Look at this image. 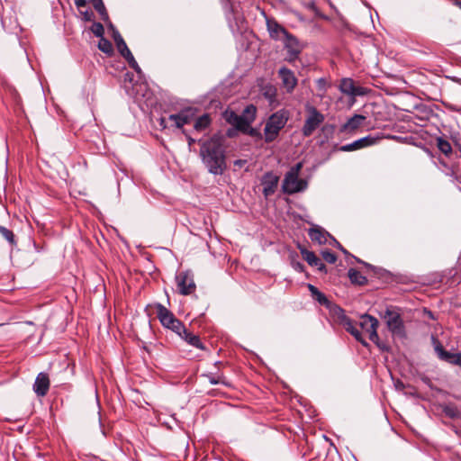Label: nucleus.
<instances>
[{
  "label": "nucleus",
  "instance_id": "bb28decb",
  "mask_svg": "<svg viewBox=\"0 0 461 461\" xmlns=\"http://www.w3.org/2000/svg\"><path fill=\"white\" fill-rule=\"evenodd\" d=\"M350 282L357 285H365L367 284V278L355 268H349L348 272Z\"/></svg>",
  "mask_w": 461,
  "mask_h": 461
},
{
  "label": "nucleus",
  "instance_id": "5fc2aeb1",
  "mask_svg": "<svg viewBox=\"0 0 461 461\" xmlns=\"http://www.w3.org/2000/svg\"><path fill=\"white\" fill-rule=\"evenodd\" d=\"M227 135H228L229 137H231V136H232V134H231V132H230V130L228 131Z\"/></svg>",
  "mask_w": 461,
  "mask_h": 461
},
{
  "label": "nucleus",
  "instance_id": "423d86ee",
  "mask_svg": "<svg viewBox=\"0 0 461 461\" xmlns=\"http://www.w3.org/2000/svg\"><path fill=\"white\" fill-rule=\"evenodd\" d=\"M307 116L302 128V134L310 137L324 122V115L314 106H306Z\"/></svg>",
  "mask_w": 461,
  "mask_h": 461
},
{
  "label": "nucleus",
  "instance_id": "20e7f679",
  "mask_svg": "<svg viewBox=\"0 0 461 461\" xmlns=\"http://www.w3.org/2000/svg\"><path fill=\"white\" fill-rule=\"evenodd\" d=\"M383 318L386 321L389 331L401 339L406 338L404 322L400 312V309L396 307H387L384 311Z\"/></svg>",
  "mask_w": 461,
  "mask_h": 461
},
{
  "label": "nucleus",
  "instance_id": "ddd939ff",
  "mask_svg": "<svg viewBox=\"0 0 461 461\" xmlns=\"http://www.w3.org/2000/svg\"><path fill=\"white\" fill-rule=\"evenodd\" d=\"M278 77L286 93H293L298 82L294 73L286 67H282L278 70Z\"/></svg>",
  "mask_w": 461,
  "mask_h": 461
},
{
  "label": "nucleus",
  "instance_id": "a211bd4d",
  "mask_svg": "<svg viewBox=\"0 0 461 461\" xmlns=\"http://www.w3.org/2000/svg\"><path fill=\"white\" fill-rule=\"evenodd\" d=\"M50 389V378L46 373H40L34 382L33 391L37 396H45Z\"/></svg>",
  "mask_w": 461,
  "mask_h": 461
},
{
  "label": "nucleus",
  "instance_id": "ea45409f",
  "mask_svg": "<svg viewBox=\"0 0 461 461\" xmlns=\"http://www.w3.org/2000/svg\"><path fill=\"white\" fill-rule=\"evenodd\" d=\"M241 132L251 137H261V133L257 129L251 127L250 124L245 126Z\"/></svg>",
  "mask_w": 461,
  "mask_h": 461
},
{
  "label": "nucleus",
  "instance_id": "412c9836",
  "mask_svg": "<svg viewBox=\"0 0 461 461\" xmlns=\"http://www.w3.org/2000/svg\"><path fill=\"white\" fill-rule=\"evenodd\" d=\"M178 336L186 341L189 345L199 348L201 350H205L206 348L204 344L201 341V339L198 335L194 334L193 332H190L186 328H184V331H181Z\"/></svg>",
  "mask_w": 461,
  "mask_h": 461
},
{
  "label": "nucleus",
  "instance_id": "6e6d98bb",
  "mask_svg": "<svg viewBox=\"0 0 461 461\" xmlns=\"http://www.w3.org/2000/svg\"><path fill=\"white\" fill-rule=\"evenodd\" d=\"M429 317L433 318L431 312H429Z\"/></svg>",
  "mask_w": 461,
  "mask_h": 461
},
{
  "label": "nucleus",
  "instance_id": "c9c22d12",
  "mask_svg": "<svg viewBox=\"0 0 461 461\" xmlns=\"http://www.w3.org/2000/svg\"><path fill=\"white\" fill-rule=\"evenodd\" d=\"M91 32L95 34V36L101 38L104 34V28L101 23L94 22L92 26L90 27Z\"/></svg>",
  "mask_w": 461,
  "mask_h": 461
},
{
  "label": "nucleus",
  "instance_id": "b1692460",
  "mask_svg": "<svg viewBox=\"0 0 461 461\" xmlns=\"http://www.w3.org/2000/svg\"><path fill=\"white\" fill-rule=\"evenodd\" d=\"M331 240V242H330V245L336 247L337 249H339L340 251H342V253L347 256V257H352L354 258L357 262L360 263V264H363L366 268L368 269H371L372 271H374V273L376 275L378 274L377 272V268L366 262H364L362 261L361 259H359L358 258L351 255L333 236L332 238L330 239Z\"/></svg>",
  "mask_w": 461,
  "mask_h": 461
},
{
  "label": "nucleus",
  "instance_id": "393cba45",
  "mask_svg": "<svg viewBox=\"0 0 461 461\" xmlns=\"http://www.w3.org/2000/svg\"><path fill=\"white\" fill-rule=\"evenodd\" d=\"M297 249L303 258L311 266L314 267L320 262V258L315 255L314 252L308 250L303 245L298 244Z\"/></svg>",
  "mask_w": 461,
  "mask_h": 461
},
{
  "label": "nucleus",
  "instance_id": "3c124183",
  "mask_svg": "<svg viewBox=\"0 0 461 461\" xmlns=\"http://www.w3.org/2000/svg\"><path fill=\"white\" fill-rule=\"evenodd\" d=\"M452 4L461 9V0H450Z\"/></svg>",
  "mask_w": 461,
  "mask_h": 461
},
{
  "label": "nucleus",
  "instance_id": "aec40b11",
  "mask_svg": "<svg viewBox=\"0 0 461 461\" xmlns=\"http://www.w3.org/2000/svg\"><path fill=\"white\" fill-rule=\"evenodd\" d=\"M308 235L312 242H316L319 245L325 244L327 242L328 237L330 239L332 238V235H330L327 230L318 225L310 228L308 230Z\"/></svg>",
  "mask_w": 461,
  "mask_h": 461
},
{
  "label": "nucleus",
  "instance_id": "9d476101",
  "mask_svg": "<svg viewBox=\"0 0 461 461\" xmlns=\"http://www.w3.org/2000/svg\"><path fill=\"white\" fill-rule=\"evenodd\" d=\"M282 41L284 43V48L286 50L285 60L290 63L295 61L303 50V45L300 43L298 39L290 32L283 39Z\"/></svg>",
  "mask_w": 461,
  "mask_h": 461
},
{
  "label": "nucleus",
  "instance_id": "a878e982",
  "mask_svg": "<svg viewBox=\"0 0 461 461\" xmlns=\"http://www.w3.org/2000/svg\"><path fill=\"white\" fill-rule=\"evenodd\" d=\"M307 287L311 293L312 297L315 301H317L321 305L329 306L330 301L323 293H321L316 286L312 284H308Z\"/></svg>",
  "mask_w": 461,
  "mask_h": 461
},
{
  "label": "nucleus",
  "instance_id": "a18cd8bd",
  "mask_svg": "<svg viewBox=\"0 0 461 461\" xmlns=\"http://www.w3.org/2000/svg\"><path fill=\"white\" fill-rule=\"evenodd\" d=\"M75 5L81 10V8L86 7L87 3L86 0H74Z\"/></svg>",
  "mask_w": 461,
  "mask_h": 461
},
{
  "label": "nucleus",
  "instance_id": "f3484780",
  "mask_svg": "<svg viewBox=\"0 0 461 461\" xmlns=\"http://www.w3.org/2000/svg\"><path fill=\"white\" fill-rule=\"evenodd\" d=\"M224 120L236 130L241 131L245 126L249 124V121L244 115H239L232 110H226L222 114Z\"/></svg>",
  "mask_w": 461,
  "mask_h": 461
},
{
  "label": "nucleus",
  "instance_id": "2f4dec72",
  "mask_svg": "<svg viewBox=\"0 0 461 461\" xmlns=\"http://www.w3.org/2000/svg\"><path fill=\"white\" fill-rule=\"evenodd\" d=\"M204 376H206L208 378L210 384H221L226 386H230V383L226 380L225 376H223L222 375H216L213 374H208V375H205Z\"/></svg>",
  "mask_w": 461,
  "mask_h": 461
},
{
  "label": "nucleus",
  "instance_id": "f257e3e1",
  "mask_svg": "<svg viewBox=\"0 0 461 461\" xmlns=\"http://www.w3.org/2000/svg\"><path fill=\"white\" fill-rule=\"evenodd\" d=\"M223 136L216 133L207 140H199V156L207 171L221 176L227 170L226 148Z\"/></svg>",
  "mask_w": 461,
  "mask_h": 461
},
{
  "label": "nucleus",
  "instance_id": "6e6552de",
  "mask_svg": "<svg viewBox=\"0 0 461 461\" xmlns=\"http://www.w3.org/2000/svg\"><path fill=\"white\" fill-rule=\"evenodd\" d=\"M360 319L361 321L359 325L362 330L369 334V339L375 343L381 349L387 350V348L379 342V336L377 333V328L379 325L378 320L369 314H364Z\"/></svg>",
  "mask_w": 461,
  "mask_h": 461
},
{
  "label": "nucleus",
  "instance_id": "4c0bfd02",
  "mask_svg": "<svg viewBox=\"0 0 461 461\" xmlns=\"http://www.w3.org/2000/svg\"><path fill=\"white\" fill-rule=\"evenodd\" d=\"M321 256H322L323 259L330 264H334L337 261L336 254L331 252L330 250L327 249V250L322 251Z\"/></svg>",
  "mask_w": 461,
  "mask_h": 461
},
{
  "label": "nucleus",
  "instance_id": "0eeeda50",
  "mask_svg": "<svg viewBox=\"0 0 461 461\" xmlns=\"http://www.w3.org/2000/svg\"><path fill=\"white\" fill-rule=\"evenodd\" d=\"M334 314L339 324L342 325L344 329L356 339L357 341L360 342L365 347L368 346L367 342L363 338L362 332L356 327L354 321L345 314V312L342 308L337 307L334 310Z\"/></svg>",
  "mask_w": 461,
  "mask_h": 461
},
{
  "label": "nucleus",
  "instance_id": "79ce46f5",
  "mask_svg": "<svg viewBox=\"0 0 461 461\" xmlns=\"http://www.w3.org/2000/svg\"><path fill=\"white\" fill-rule=\"evenodd\" d=\"M317 86H318V88L319 90H321L323 92L326 91V86H327V81L325 78H319L317 80Z\"/></svg>",
  "mask_w": 461,
  "mask_h": 461
},
{
  "label": "nucleus",
  "instance_id": "7c9ffc66",
  "mask_svg": "<svg viewBox=\"0 0 461 461\" xmlns=\"http://www.w3.org/2000/svg\"><path fill=\"white\" fill-rule=\"evenodd\" d=\"M437 146L438 149L446 156H449L452 153V147L450 142L442 137L437 139Z\"/></svg>",
  "mask_w": 461,
  "mask_h": 461
},
{
  "label": "nucleus",
  "instance_id": "1a4fd4ad",
  "mask_svg": "<svg viewBox=\"0 0 461 461\" xmlns=\"http://www.w3.org/2000/svg\"><path fill=\"white\" fill-rule=\"evenodd\" d=\"M431 340L434 350L440 360L461 368V352L452 353L446 350L440 341L434 336L431 337Z\"/></svg>",
  "mask_w": 461,
  "mask_h": 461
},
{
  "label": "nucleus",
  "instance_id": "c756f323",
  "mask_svg": "<svg viewBox=\"0 0 461 461\" xmlns=\"http://www.w3.org/2000/svg\"><path fill=\"white\" fill-rule=\"evenodd\" d=\"M263 95L272 105L276 102V88L271 85L266 86L263 89Z\"/></svg>",
  "mask_w": 461,
  "mask_h": 461
},
{
  "label": "nucleus",
  "instance_id": "f8f14e48",
  "mask_svg": "<svg viewBox=\"0 0 461 461\" xmlns=\"http://www.w3.org/2000/svg\"><path fill=\"white\" fill-rule=\"evenodd\" d=\"M260 183L263 186V195L265 198H268L276 193L279 183V176L272 171H267L263 175Z\"/></svg>",
  "mask_w": 461,
  "mask_h": 461
},
{
  "label": "nucleus",
  "instance_id": "09e8293b",
  "mask_svg": "<svg viewBox=\"0 0 461 461\" xmlns=\"http://www.w3.org/2000/svg\"><path fill=\"white\" fill-rule=\"evenodd\" d=\"M167 122L168 121V118L166 119V118H160L159 119V126L162 128V129H166L167 127Z\"/></svg>",
  "mask_w": 461,
  "mask_h": 461
},
{
  "label": "nucleus",
  "instance_id": "4468645a",
  "mask_svg": "<svg viewBox=\"0 0 461 461\" xmlns=\"http://www.w3.org/2000/svg\"><path fill=\"white\" fill-rule=\"evenodd\" d=\"M339 90L343 94L353 97L362 96L366 94V89L365 87L356 86L354 80L349 77L341 79Z\"/></svg>",
  "mask_w": 461,
  "mask_h": 461
},
{
  "label": "nucleus",
  "instance_id": "58836bf2",
  "mask_svg": "<svg viewBox=\"0 0 461 461\" xmlns=\"http://www.w3.org/2000/svg\"><path fill=\"white\" fill-rule=\"evenodd\" d=\"M126 59V61L128 62L129 66L137 73H140L141 72V69L140 68V66L138 65L137 61L135 60L132 53H131L130 56H127L126 58H124Z\"/></svg>",
  "mask_w": 461,
  "mask_h": 461
},
{
  "label": "nucleus",
  "instance_id": "39448f33",
  "mask_svg": "<svg viewBox=\"0 0 461 461\" xmlns=\"http://www.w3.org/2000/svg\"><path fill=\"white\" fill-rule=\"evenodd\" d=\"M155 308L157 317L164 328L172 330L177 335L180 334L181 331H184V323L178 320L171 311L161 303H157Z\"/></svg>",
  "mask_w": 461,
  "mask_h": 461
},
{
  "label": "nucleus",
  "instance_id": "de8ad7c7",
  "mask_svg": "<svg viewBox=\"0 0 461 461\" xmlns=\"http://www.w3.org/2000/svg\"><path fill=\"white\" fill-rule=\"evenodd\" d=\"M246 164H247L246 159H237L233 163L234 167H238L240 168L242 167L243 166H245Z\"/></svg>",
  "mask_w": 461,
  "mask_h": 461
},
{
  "label": "nucleus",
  "instance_id": "6ab92c4d",
  "mask_svg": "<svg viewBox=\"0 0 461 461\" xmlns=\"http://www.w3.org/2000/svg\"><path fill=\"white\" fill-rule=\"evenodd\" d=\"M267 31L271 39L275 41H283L289 32L275 20L267 21Z\"/></svg>",
  "mask_w": 461,
  "mask_h": 461
},
{
  "label": "nucleus",
  "instance_id": "a19ab883",
  "mask_svg": "<svg viewBox=\"0 0 461 461\" xmlns=\"http://www.w3.org/2000/svg\"><path fill=\"white\" fill-rule=\"evenodd\" d=\"M79 13L82 15V19L85 22H91L95 18L94 13L90 10H86V11L79 10Z\"/></svg>",
  "mask_w": 461,
  "mask_h": 461
},
{
  "label": "nucleus",
  "instance_id": "2eb2a0df",
  "mask_svg": "<svg viewBox=\"0 0 461 461\" xmlns=\"http://www.w3.org/2000/svg\"><path fill=\"white\" fill-rule=\"evenodd\" d=\"M377 138L372 137L371 135L366 136L359 140L353 141L352 143L342 145L338 148L339 151L349 152L357 149H361L376 143Z\"/></svg>",
  "mask_w": 461,
  "mask_h": 461
},
{
  "label": "nucleus",
  "instance_id": "37998d69",
  "mask_svg": "<svg viewBox=\"0 0 461 461\" xmlns=\"http://www.w3.org/2000/svg\"><path fill=\"white\" fill-rule=\"evenodd\" d=\"M182 132H183V134H184V135L185 136V138H186V140H187L188 146H189V147H192V146L196 142V140H195L194 138H192V137L190 136V134H189L185 130H182Z\"/></svg>",
  "mask_w": 461,
  "mask_h": 461
},
{
  "label": "nucleus",
  "instance_id": "72a5a7b5",
  "mask_svg": "<svg viewBox=\"0 0 461 461\" xmlns=\"http://www.w3.org/2000/svg\"><path fill=\"white\" fill-rule=\"evenodd\" d=\"M257 113V108L253 104L247 105L243 110L241 115H244L247 120L249 121V124L255 120Z\"/></svg>",
  "mask_w": 461,
  "mask_h": 461
},
{
  "label": "nucleus",
  "instance_id": "864d4df0",
  "mask_svg": "<svg viewBox=\"0 0 461 461\" xmlns=\"http://www.w3.org/2000/svg\"><path fill=\"white\" fill-rule=\"evenodd\" d=\"M422 381H423L425 384H429V385L430 384V380H429V377H427V376L423 377V378H422Z\"/></svg>",
  "mask_w": 461,
  "mask_h": 461
},
{
  "label": "nucleus",
  "instance_id": "49530a36",
  "mask_svg": "<svg viewBox=\"0 0 461 461\" xmlns=\"http://www.w3.org/2000/svg\"><path fill=\"white\" fill-rule=\"evenodd\" d=\"M317 267V269L320 271V272H322V273H327V267L325 266V264H323L321 262V260H320V262L318 263V265L315 266Z\"/></svg>",
  "mask_w": 461,
  "mask_h": 461
},
{
  "label": "nucleus",
  "instance_id": "f03ea898",
  "mask_svg": "<svg viewBox=\"0 0 461 461\" xmlns=\"http://www.w3.org/2000/svg\"><path fill=\"white\" fill-rule=\"evenodd\" d=\"M289 118L290 112L286 109H280L269 116L264 128V138L267 143L273 142L278 137Z\"/></svg>",
  "mask_w": 461,
  "mask_h": 461
},
{
  "label": "nucleus",
  "instance_id": "cd10ccee",
  "mask_svg": "<svg viewBox=\"0 0 461 461\" xmlns=\"http://www.w3.org/2000/svg\"><path fill=\"white\" fill-rule=\"evenodd\" d=\"M95 11L100 14L103 21H108L109 15L103 0H90Z\"/></svg>",
  "mask_w": 461,
  "mask_h": 461
},
{
  "label": "nucleus",
  "instance_id": "5701e85b",
  "mask_svg": "<svg viewBox=\"0 0 461 461\" xmlns=\"http://www.w3.org/2000/svg\"><path fill=\"white\" fill-rule=\"evenodd\" d=\"M194 131L196 132L205 131L212 123V118L208 113H204L197 118H194Z\"/></svg>",
  "mask_w": 461,
  "mask_h": 461
},
{
  "label": "nucleus",
  "instance_id": "e433bc0d",
  "mask_svg": "<svg viewBox=\"0 0 461 461\" xmlns=\"http://www.w3.org/2000/svg\"><path fill=\"white\" fill-rule=\"evenodd\" d=\"M116 47H117L118 51L123 58L130 56L131 53V50H129L126 42L124 41V40L117 42Z\"/></svg>",
  "mask_w": 461,
  "mask_h": 461
},
{
  "label": "nucleus",
  "instance_id": "4be33fe9",
  "mask_svg": "<svg viewBox=\"0 0 461 461\" xmlns=\"http://www.w3.org/2000/svg\"><path fill=\"white\" fill-rule=\"evenodd\" d=\"M366 117L361 114H355L351 118H349L345 124L342 125L340 131H355L357 130L364 121Z\"/></svg>",
  "mask_w": 461,
  "mask_h": 461
},
{
  "label": "nucleus",
  "instance_id": "9b49d317",
  "mask_svg": "<svg viewBox=\"0 0 461 461\" xmlns=\"http://www.w3.org/2000/svg\"><path fill=\"white\" fill-rule=\"evenodd\" d=\"M178 291L183 295H189L193 294L196 285L194 280V276L191 271H182L176 276Z\"/></svg>",
  "mask_w": 461,
  "mask_h": 461
},
{
  "label": "nucleus",
  "instance_id": "4d7b16f0",
  "mask_svg": "<svg viewBox=\"0 0 461 461\" xmlns=\"http://www.w3.org/2000/svg\"><path fill=\"white\" fill-rule=\"evenodd\" d=\"M221 362H220V361H217V362L215 363V365H216V366H217V365H221Z\"/></svg>",
  "mask_w": 461,
  "mask_h": 461
},
{
  "label": "nucleus",
  "instance_id": "7ed1b4c3",
  "mask_svg": "<svg viewBox=\"0 0 461 461\" xmlns=\"http://www.w3.org/2000/svg\"><path fill=\"white\" fill-rule=\"evenodd\" d=\"M303 166V162H298L285 175L282 184V190L285 194H293L306 189L307 182L304 179L299 178Z\"/></svg>",
  "mask_w": 461,
  "mask_h": 461
},
{
  "label": "nucleus",
  "instance_id": "dca6fc26",
  "mask_svg": "<svg viewBox=\"0 0 461 461\" xmlns=\"http://www.w3.org/2000/svg\"><path fill=\"white\" fill-rule=\"evenodd\" d=\"M194 114L191 110H183L178 113L170 114L168 121L177 129H183L185 124H189L194 120Z\"/></svg>",
  "mask_w": 461,
  "mask_h": 461
},
{
  "label": "nucleus",
  "instance_id": "c85d7f7f",
  "mask_svg": "<svg viewBox=\"0 0 461 461\" xmlns=\"http://www.w3.org/2000/svg\"><path fill=\"white\" fill-rule=\"evenodd\" d=\"M98 49L108 56L113 55L114 52L112 42L104 36L100 38Z\"/></svg>",
  "mask_w": 461,
  "mask_h": 461
},
{
  "label": "nucleus",
  "instance_id": "603ef678",
  "mask_svg": "<svg viewBox=\"0 0 461 461\" xmlns=\"http://www.w3.org/2000/svg\"><path fill=\"white\" fill-rule=\"evenodd\" d=\"M105 23H108V27L110 28V30H112V32H113V30H117L114 25L111 23L110 19L108 21H104Z\"/></svg>",
  "mask_w": 461,
  "mask_h": 461
},
{
  "label": "nucleus",
  "instance_id": "473e14b6",
  "mask_svg": "<svg viewBox=\"0 0 461 461\" xmlns=\"http://www.w3.org/2000/svg\"><path fill=\"white\" fill-rule=\"evenodd\" d=\"M0 234L10 245H16L15 236L11 230L0 225Z\"/></svg>",
  "mask_w": 461,
  "mask_h": 461
},
{
  "label": "nucleus",
  "instance_id": "8fccbe9b",
  "mask_svg": "<svg viewBox=\"0 0 461 461\" xmlns=\"http://www.w3.org/2000/svg\"><path fill=\"white\" fill-rule=\"evenodd\" d=\"M294 268L300 272H303L304 270V266L303 264L300 263V262H297L295 265H294Z\"/></svg>",
  "mask_w": 461,
  "mask_h": 461
},
{
  "label": "nucleus",
  "instance_id": "f704fd0d",
  "mask_svg": "<svg viewBox=\"0 0 461 461\" xmlns=\"http://www.w3.org/2000/svg\"><path fill=\"white\" fill-rule=\"evenodd\" d=\"M444 413L451 419L461 417V411L454 405H447L444 408Z\"/></svg>",
  "mask_w": 461,
  "mask_h": 461
},
{
  "label": "nucleus",
  "instance_id": "c03bdc74",
  "mask_svg": "<svg viewBox=\"0 0 461 461\" xmlns=\"http://www.w3.org/2000/svg\"><path fill=\"white\" fill-rule=\"evenodd\" d=\"M112 36L113 38L115 44L123 40L118 30H113Z\"/></svg>",
  "mask_w": 461,
  "mask_h": 461
}]
</instances>
